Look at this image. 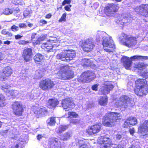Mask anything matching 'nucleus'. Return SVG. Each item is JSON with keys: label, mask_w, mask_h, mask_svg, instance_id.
<instances>
[{"label": "nucleus", "mask_w": 148, "mask_h": 148, "mask_svg": "<svg viewBox=\"0 0 148 148\" xmlns=\"http://www.w3.org/2000/svg\"><path fill=\"white\" fill-rule=\"evenodd\" d=\"M102 45L104 49L108 52H112L115 48L112 38L109 36H104L103 38Z\"/></svg>", "instance_id": "5"}, {"label": "nucleus", "mask_w": 148, "mask_h": 148, "mask_svg": "<svg viewBox=\"0 0 148 148\" xmlns=\"http://www.w3.org/2000/svg\"><path fill=\"white\" fill-rule=\"evenodd\" d=\"M22 36H21L20 35H15V37L16 39H18L21 38Z\"/></svg>", "instance_id": "60"}, {"label": "nucleus", "mask_w": 148, "mask_h": 148, "mask_svg": "<svg viewBox=\"0 0 148 148\" xmlns=\"http://www.w3.org/2000/svg\"><path fill=\"white\" fill-rule=\"evenodd\" d=\"M45 37L46 36L44 35L38 36L36 38V40L34 41L33 45H36L39 44L41 41H43L45 39Z\"/></svg>", "instance_id": "32"}, {"label": "nucleus", "mask_w": 148, "mask_h": 148, "mask_svg": "<svg viewBox=\"0 0 148 148\" xmlns=\"http://www.w3.org/2000/svg\"><path fill=\"white\" fill-rule=\"evenodd\" d=\"M66 16V14L65 13L63 14L61 18L59 20L60 22H62V21H65V18Z\"/></svg>", "instance_id": "47"}, {"label": "nucleus", "mask_w": 148, "mask_h": 148, "mask_svg": "<svg viewBox=\"0 0 148 148\" xmlns=\"http://www.w3.org/2000/svg\"><path fill=\"white\" fill-rule=\"evenodd\" d=\"M129 131L131 135H133L135 132L134 130V128H130V129Z\"/></svg>", "instance_id": "58"}, {"label": "nucleus", "mask_w": 148, "mask_h": 148, "mask_svg": "<svg viewBox=\"0 0 148 148\" xmlns=\"http://www.w3.org/2000/svg\"><path fill=\"white\" fill-rule=\"evenodd\" d=\"M103 93L104 94H108L110 91L111 90L114 88L113 86L110 83H106L105 84L104 86Z\"/></svg>", "instance_id": "27"}, {"label": "nucleus", "mask_w": 148, "mask_h": 148, "mask_svg": "<svg viewBox=\"0 0 148 148\" xmlns=\"http://www.w3.org/2000/svg\"><path fill=\"white\" fill-rule=\"evenodd\" d=\"M66 55V51H63L61 53L58 54L56 56V58L57 59L62 61H67Z\"/></svg>", "instance_id": "28"}, {"label": "nucleus", "mask_w": 148, "mask_h": 148, "mask_svg": "<svg viewBox=\"0 0 148 148\" xmlns=\"http://www.w3.org/2000/svg\"><path fill=\"white\" fill-rule=\"evenodd\" d=\"M79 122V120L76 119H74L71 120V123L73 124H76Z\"/></svg>", "instance_id": "52"}, {"label": "nucleus", "mask_w": 148, "mask_h": 148, "mask_svg": "<svg viewBox=\"0 0 148 148\" xmlns=\"http://www.w3.org/2000/svg\"><path fill=\"white\" fill-rule=\"evenodd\" d=\"M135 93L137 95L141 96L146 95L147 93V86L136 88L134 89Z\"/></svg>", "instance_id": "20"}, {"label": "nucleus", "mask_w": 148, "mask_h": 148, "mask_svg": "<svg viewBox=\"0 0 148 148\" xmlns=\"http://www.w3.org/2000/svg\"><path fill=\"white\" fill-rule=\"evenodd\" d=\"M62 107L65 111H68L75 106V104L70 98L66 99L62 101Z\"/></svg>", "instance_id": "15"}, {"label": "nucleus", "mask_w": 148, "mask_h": 148, "mask_svg": "<svg viewBox=\"0 0 148 148\" xmlns=\"http://www.w3.org/2000/svg\"><path fill=\"white\" fill-rule=\"evenodd\" d=\"M9 76V67L7 66L4 68L3 72L0 73V80L2 81L5 80Z\"/></svg>", "instance_id": "22"}, {"label": "nucleus", "mask_w": 148, "mask_h": 148, "mask_svg": "<svg viewBox=\"0 0 148 148\" xmlns=\"http://www.w3.org/2000/svg\"><path fill=\"white\" fill-rule=\"evenodd\" d=\"M4 13L6 15H8L9 14V9L8 8H5L4 11Z\"/></svg>", "instance_id": "54"}, {"label": "nucleus", "mask_w": 148, "mask_h": 148, "mask_svg": "<svg viewBox=\"0 0 148 148\" xmlns=\"http://www.w3.org/2000/svg\"><path fill=\"white\" fill-rule=\"evenodd\" d=\"M45 70H46L45 69H41L40 70L36 71V73H39V77H42V76L43 75L44 73H43L45 71Z\"/></svg>", "instance_id": "41"}, {"label": "nucleus", "mask_w": 148, "mask_h": 148, "mask_svg": "<svg viewBox=\"0 0 148 148\" xmlns=\"http://www.w3.org/2000/svg\"><path fill=\"white\" fill-rule=\"evenodd\" d=\"M137 12L140 13L143 16L148 17V4H143L136 7L134 9Z\"/></svg>", "instance_id": "11"}, {"label": "nucleus", "mask_w": 148, "mask_h": 148, "mask_svg": "<svg viewBox=\"0 0 148 148\" xmlns=\"http://www.w3.org/2000/svg\"><path fill=\"white\" fill-rule=\"evenodd\" d=\"M147 66V64L143 63H140L136 65V67L140 69L146 68Z\"/></svg>", "instance_id": "39"}, {"label": "nucleus", "mask_w": 148, "mask_h": 148, "mask_svg": "<svg viewBox=\"0 0 148 148\" xmlns=\"http://www.w3.org/2000/svg\"><path fill=\"white\" fill-rule=\"evenodd\" d=\"M18 27L15 25H13L11 27V29L13 31H16L18 30Z\"/></svg>", "instance_id": "53"}, {"label": "nucleus", "mask_w": 148, "mask_h": 148, "mask_svg": "<svg viewBox=\"0 0 148 148\" xmlns=\"http://www.w3.org/2000/svg\"><path fill=\"white\" fill-rule=\"evenodd\" d=\"M19 26L20 28H25V27L27 26L24 23H20L19 24Z\"/></svg>", "instance_id": "59"}, {"label": "nucleus", "mask_w": 148, "mask_h": 148, "mask_svg": "<svg viewBox=\"0 0 148 148\" xmlns=\"http://www.w3.org/2000/svg\"><path fill=\"white\" fill-rule=\"evenodd\" d=\"M59 103L57 99H49L47 103L48 107L51 109L53 108Z\"/></svg>", "instance_id": "25"}, {"label": "nucleus", "mask_w": 148, "mask_h": 148, "mask_svg": "<svg viewBox=\"0 0 148 148\" xmlns=\"http://www.w3.org/2000/svg\"><path fill=\"white\" fill-rule=\"evenodd\" d=\"M75 52L74 50L66 51L67 61L72 60L75 57Z\"/></svg>", "instance_id": "24"}, {"label": "nucleus", "mask_w": 148, "mask_h": 148, "mask_svg": "<svg viewBox=\"0 0 148 148\" xmlns=\"http://www.w3.org/2000/svg\"><path fill=\"white\" fill-rule=\"evenodd\" d=\"M49 140L50 148H61V143L58 139L53 138H51Z\"/></svg>", "instance_id": "16"}, {"label": "nucleus", "mask_w": 148, "mask_h": 148, "mask_svg": "<svg viewBox=\"0 0 148 148\" xmlns=\"http://www.w3.org/2000/svg\"><path fill=\"white\" fill-rule=\"evenodd\" d=\"M72 136V134L71 132H66L60 136L61 139L64 141L67 140L69 139Z\"/></svg>", "instance_id": "30"}, {"label": "nucleus", "mask_w": 148, "mask_h": 148, "mask_svg": "<svg viewBox=\"0 0 148 148\" xmlns=\"http://www.w3.org/2000/svg\"><path fill=\"white\" fill-rule=\"evenodd\" d=\"M54 85L53 81L51 79H46L40 82L39 86L42 90H49L53 88Z\"/></svg>", "instance_id": "10"}, {"label": "nucleus", "mask_w": 148, "mask_h": 148, "mask_svg": "<svg viewBox=\"0 0 148 148\" xmlns=\"http://www.w3.org/2000/svg\"><path fill=\"white\" fill-rule=\"evenodd\" d=\"M36 110H34L35 114L39 115L41 114L42 115H44L47 113V111L45 107H42V108H35Z\"/></svg>", "instance_id": "26"}, {"label": "nucleus", "mask_w": 148, "mask_h": 148, "mask_svg": "<svg viewBox=\"0 0 148 148\" xmlns=\"http://www.w3.org/2000/svg\"><path fill=\"white\" fill-rule=\"evenodd\" d=\"M37 34L35 33H33L32 34V35L31 36V38L32 41L33 42V44L34 41L35 40H36L35 39V37H36V35Z\"/></svg>", "instance_id": "50"}, {"label": "nucleus", "mask_w": 148, "mask_h": 148, "mask_svg": "<svg viewBox=\"0 0 148 148\" xmlns=\"http://www.w3.org/2000/svg\"><path fill=\"white\" fill-rule=\"evenodd\" d=\"M51 14L49 13V14H47L45 16V18H50L51 16Z\"/></svg>", "instance_id": "64"}, {"label": "nucleus", "mask_w": 148, "mask_h": 148, "mask_svg": "<svg viewBox=\"0 0 148 148\" xmlns=\"http://www.w3.org/2000/svg\"><path fill=\"white\" fill-rule=\"evenodd\" d=\"M117 5L113 3L109 4L106 8L105 13L107 15L110 16L112 14L116 12Z\"/></svg>", "instance_id": "19"}, {"label": "nucleus", "mask_w": 148, "mask_h": 148, "mask_svg": "<svg viewBox=\"0 0 148 148\" xmlns=\"http://www.w3.org/2000/svg\"><path fill=\"white\" fill-rule=\"evenodd\" d=\"M42 47L47 51H50L53 48L52 44H48L46 43L43 44L42 45Z\"/></svg>", "instance_id": "33"}, {"label": "nucleus", "mask_w": 148, "mask_h": 148, "mask_svg": "<svg viewBox=\"0 0 148 148\" xmlns=\"http://www.w3.org/2000/svg\"><path fill=\"white\" fill-rule=\"evenodd\" d=\"M101 124H96L89 127L86 130V133L89 135H92L97 134L101 130Z\"/></svg>", "instance_id": "12"}, {"label": "nucleus", "mask_w": 148, "mask_h": 148, "mask_svg": "<svg viewBox=\"0 0 148 148\" xmlns=\"http://www.w3.org/2000/svg\"><path fill=\"white\" fill-rule=\"evenodd\" d=\"M12 3L15 5H18V4L22 5V3L20 1V0H12Z\"/></svg>", "instance_id": "46"}, {"label": "nucleus", "mask_w": 148, "mask_h": 148, "mask_svg": "<svg viewBox=\"0 0 148 148\" xmlns=\"http://www.w3.org/2000/svg\"><path fill=\"white\" fill-rule=\"evenodd\" d=\"M138 121L137 119L133 116H130L127 118L125 121L124 125V127L125 128H127L128 127L133 126L137 123Z\"/></svg>", "instance_id": "17"}, {"label": "nucleus", "mask_w": 148, "mask_h": 148, "mask_svg": "<svg viewBox=\"0 0 148 148\" xmlns=\"http://www.w3.org/2000/svg\"><path fill=\"white\" fill-rule=\"evenodd\" d=\"M148 60V56L135 55L131 57L130 58L127 57H123L122 59L123 65L126 69H128L130 67L132 64L131 60Z\"/></svg>", "instance_id": "4"}, {"label": "nucleus", "mask_w": 148, "mask_h": 148, "mask_svg": "<svg viewBox=\"0 0 148 148\" xmlns=\"http://www.w3.org/2000/svg\"><path fill=\"white\" fill-rule=\"evenodd\" d=\"M121 114L119 113L110 112L106 113L102 119V124L106 127L114 126L115 122L121 119Z\"/></svg>", "instance_id": "1"}, {"label": "nucleus", "mask_w": 148, "mask_h": 148, "mask_svg": "<svg viewBox=\"0 0 148 148\" xmlns=\"http://www.w3.org/2000/svg\"><path fill=\"white\" fill-rule=\"evenodd\" d=\"M12 108L15 114L17 116H21L24 112L23 105L20 101H15L13 102Z\"/></svg>", "instance_id": "8"}, {"label": "nucleus", "mask_w": 148, "mask_h": 148, "mask_svg": "<svg viewBox=\"0 0 148 148\" xmlns=\"http://www.w3.org/2000/svg\"><path fill=\"white\" fill-rule=\"evenodd\" d=\"M119 106L121 109L126 108L127 107H131L133 104V101L127 95L121 96L119 99Z\"/></svg>", "instance_id": "6"}, {"label": "nucleus", "mask_w": 148, "mask_h": 148, "mask_svg": "<svg viewBox=\"0 0 148 148\" xmlns=\"http://www.w3.org/2000/svg\"><path fill=\"white\" fill-rule=\"evenodd\" d=\"M136 88L147 86L146 80L144 79H138L135 82Z\"/></svg>", "instance_id": "23"}, {"label": "nucleus", "mask_w": 148, "mask_h": 148, "mask_svg": "<svg viewBox=\"0 0 148 148\" xmlns=\"http://www.w3.org/2000/svg\"><path fill=\"white\" fill-rule=\"evenodd\" d=\"M34 59L36 63H38L43 61L44 59V57L41 54L37 53L34 57Z\"/></svg>", "instance_id": "29"}, {"label": "nucleus", "mask_w": 148, "mask_h": 148, "mask_svg": "<svg viewBox=\"0 0 148 148\" xmlns=\"http://www.w3.org/2000/svg\"><path fill=\"white\" fill-rule=\"evenodd\" d=\"M52 42H52L53 43L52 44L53 48L58 47L60 44V42L59 40H52Z\"/></svg>", "instance_id": "42"}, {"label": "nucleus", "mask_w": 148, "mask_h": 148, "mask_svg": "<svg viewBox=\"0 0 148 148\" xmlns=\"http://www.w3.org/2000/svg\"><path fill=\"white\" fill-rule=\"evenodd\" d=\"M138 132L143 136H148V120H146L140 124L138 128Z\"/></svg>", "instance_id": "14"}, {"label": "nucleus", "mask_w": 148, "mask_h": 148, "mask_svg": "<svg viewBox=\"0 0 148 148\" xmlns=\"http://www.w3.org/2000/svg\"><path fill=\"white\" fill-rule=\"evenodd\" d=\"M77 142V145L79 148H90L89 143L84 139L79 140Z\"/></svg>", "instance_id": "21"}, {"label": "nucleus", "mask_w": 148, "mask_h": 148, "mask_svg": "<svg viewBox=\"0 0 148 148\" xmlns=\"http://www.w3.org/2000/svg\"><path fill=\"white\" fill-rule=\"evenodd\" d=\"M106 33L104 32L100 31L98 32L96 35V38L97 40H100V39L101 38H103L104 36H107Z\"/></svg>", "instance_id": "37"}, {"label": "nucleus", "mask_w": 148, "mask_h": 148, "mask_svg": "<svg viewBox=\"0 0 148 148\" xmlns=\"http://www.w3.org/2000/svg\"><path fill=\"white\" fill-rule=\"evenodd\" d=\"M47 122L49 125L52 126L54 125L56 123L55 117H50L47 120Z\"/></svg>", "instance_id": "35"}, {"label": "nucleus", "mask_w": 148, "mask_h": 148, "mask_svg": "<svg viewBox=\"0 0 148 148\" xmlns=\"http://www.w3.org/2000/svg\"><path fill=\"white\" fill-rule=\"evenodd\" d=\"M143 75L145 78L148 77V70H146L144 73H143Z\"/></svg>", "instance_id": "49"}, {"label": "nucleus", "mask_w": 148, "mask_h": 148, "mask_svg": "<svg viewBox=\"0 0 148 148\" xmlns=\"http://www.w3.org/2000/svg\"><path fill=\"white\" fill-rule=\"evenodd\" d=\"M99 84H97L92 86V89L93 90L97 91L98 89L97 87Z\"/></svg>", "instance_id": "51"}, {"label": "nucleus", "mask_w": 148, "mask_h": 148, "mask_svg": "<svg viewBox=\"0 0 148 148\" xmlns=\"http://www.w3.org/2000/svg\"><path fill=\"white\" fill-rule=\"evenodd\" d=\"M24 142L22 141H17L16 144L11 147V148H22L23 146Z\"/></svg>", "instance_id": "34"}, {"label": "nucleus", "mask_w": 148, "mask_h": 148, "mask_svg": "<svg viewBox=\"0 0 148 148\" xmlns=\"http://www.w3.org/2000/svg\"><path fill=\"white\" fill-rule=\"evenodd\" d=\"M18 42L19 44L26 45L29 43V42L28 41H26L24 40H20Z\"/></svg>", "instance_id": "48"}, {"label": "nucleus", "mask_w": 148, "mask_h": 148, "mask_svg": "<svg viewBox=\"0 0 148 148\" xmlns=\"http://www.w3.org/2000/svg\"><path fill=\"white\" fill-rule=\"evenodd\" d=\"M132 18L131 17H125L122 19V21L123 23H129L131 21Z\"/></svg>", "instance_id": "44"}, {"label": "nucleus", "mask_w": 148, "mask_h": 148, "mask_svg": "<svg viewBox=\"0 0 148 148\" xmlns=\"http://www.w3.org/2000/svg\"><path fill=\"white\" fill-rule=\"evenodd\" d=\"M64 8L65 10L68 11H71V10L70 8V7L68 5H66L64 7Z\"/></svg>", "instance_id": "61"}, {"label": "nucleus", "mask_w": 148, "mask_h": 148, "mask_svg": "<svg viewBox=\"0 0 148 148\" xmlns=\"http://www.w3.org/2000/svg\"><path fill=\"white\" fill-rule=\"evenodd\" d=\"M8 131V130H3L1 132V133L3 135H7Z\"/></svg>", "instance_id": "55"}, {"label": "nucleus", "mask_w": 148, "mask_h": 148, "mask_svg": "<svg viewBox=\"0 0 148 148\" xmlns=\"http://www.w3.org/2000/svg\"><path fill=\"white\" fill-rule=\"evenodd\" d=\"M32 50L31 49L28 48L25 49L23 51V57L25 61H30L32 58Z\"/></svg>", "instance_id": "18"}, {"label": "nucleus", "mask_w": 148, "mask_h": 148, "mask_svg": "<svg viewBox=\"0 0 148 148\" xmlns=\"http://www.w3.org/2000/svg\"><path fill=\"white\" fill-rule=\"evenodd\" d=\"M18 93V92L16 90H12L10 91V95L12 96L13 98L16 97Z\"/></svg>", "instance_id": "43"}, {"label": "nucleus", "mask_w": 148, "mask_h": 148, "mask_svg": "<svg viewBox=\"0 0 148 148\" xmlns=\"http://www.w3.org/2000/svg\"><path fill=\"white\" fill-rule=\"evenodd\" d=\"M118 40L121 44L129 47L134 46L137 43L136 37L129 36L123 33L119 36Z\"/></svg>", "instance_id": "2"}, {"label": "nucleus", "mask_w": 148, "mask_h": 148, "mask_svg": "<svg viewBox=\"0 0 148 148\" xmlns=\"http://www.w3.org/2000/svg\"><path fill=\"white\" fill-rule=\"evenodd\" d=\"M82 62L84 63V65H88L90 64L91 61L90 59H84L82 60Z\"/></svg>", "instance_id": "45"}, {"label": "nucleus", "mask_w": 148, "mask_h": 148, "mask_svg": "<svg viewBox=\"0 0 148 148\" xmlns=\"http://www.w3.org/2000/svg\"><path fill=\"white\" fill-rule=\"evenodd\" d=\"M108 101L107 97L106 96L101 97L99 101V103L100 105L105 106L107 105Z\"/></svg>", "instance_id": "31"}, {"label": "nucleus", "mask_w": 148, "mask_h": 148, "mask_svg": "<svg viewBox=\"0 0 148 148\" xmlns=\"http://www.w3.org/2000/svg\"><path fill=\"white\" fill-rule=\"evenodd\" d=\"M40 23H42L43 24H47V22L44 20L42 19L40 21Z\"/></svg>", "instance_id": "62"}, {"label": "nucleus", "mask_w": 148, "mask_h": 148, "mask_svg": "<svg viewBox=\"0 0 148 148\" xmlns=\"http://www.w3.org/2000/svg\"><path fill=\"white\" fill-rule=\"evenodd\" d=\"M68 114V118H77L78 116V114L74 112H69Z\"/></svg>", "instance_id": "40"}, {"label": "nucleus", "mask_w": 148, "mask_h": 148, "mask_svg": "<svg viewBox=\"0 0 148 148\" xmlns=\"http://www.w3.org/2000/svg\"><path fill=\"white\" fill-rule=\"evenodd\" d=\"M97 141L98 143L100 144V148H110L112 145L111 139L104 136L99 137Z\"/></svg>", "instance_id": "9"}, {"label": "nucleus", "mask_w": 148, "mask_h": 148, "mask_svg": "<svg viewBox=\"0 0 148 148\" xmlns=\"http://www.w3.org/2000/svg\"><path fill=\"white\" fill-rule=\"evenodd\" d=\"M95 77L94 73L88 71L83 73L78 78V80L79 82L88 83L94 79Z\"/></svg>", "instance_id": "7"}, {"label": "nucleus", "mask_w": 148, "mask_h": 148, "mask_svg": "<svg viewBox=\"0 0 148 148\" xmlns=\"http://www.w3.org/2000/svg\"><path fill=\"white\" fill-rule=\"evenodd\" d=\"M121 137V135L120 134H118L116 135V138L118 140H120Z\"/></svg>", "instance_id": "63"}, {"label": "nucleus", "mask_w": 148, "mask_h": 148, "mask_svg": "<svg viewBox=\"0 0 148 148\" xmlns=\"http://www.w3.org/2000/svg\"><path fill=\"white\" fill-rule=\"evenodd\" d=\"M73 72L70 70L68 66H63L60 67L59 72L57 74V77L62 80L71 79L73 77Z\"/></svg>", "instance_id": "3"}, {"label": "nucleus", "mask_w": 148, "mask_h": 148, "mask_svg": "<svg viewBox=\"0 0 148 148\" xmlns=\"http://www.w3.org/2000/svg\"><path fill=\"white\" fill-rule=\"evenodd\" d=\"M29 14V12L28 11L26 10L24 12L23 15L25 17H26Z\"/></svg>", "instance_id": "56"}, {"label": "nucleus", "mask_w": 148, "mask_h": 148, "mask_svg": "<svg viewBox=\"0 0 148 148\" xmlns=\"http://www.w3.org/2000/svg\"><path fill=\"white\" fill-rule=\"evenodd\" d=\"M124 145L122 144H120L118 145L116 147H114L113 148H123Z\"/></svg>", "instance_id": "57"}, {"label": "nucleus", "mask_w": 148, "mask_h": 148, "mask_svg": "<svg viewBox=\"0 0 148 148\" xmlns=\"http://www.w3.org/2000/svg\"><path fill=\"white\" fill-rule=\"evenodd\" d=\"M67 126L60 125L59 126L57 132L58 134H61L68 128Z\"/></svg>", "instance_id": "38"}, {"label": "nucleus", "mask_w": 148, "mask_h": 148, "mask_svg": "<svg viewBox=\"0 0 148 148\" xmlns=\"http://www.w3.org/2000/svg\"><path fill=\"white\" fill-rule=\"evenodd\" d=\"M81 47L84 51L89 52L92 50L94 47V44L93 40L89 39L83 42Z\"/></svg>", "instance_id": "13"}, {"label": "nucleus", "mask_w": 148, "mask_h": 148, "mask_svg": "<svg viewBox=\"0 0 148 148\" xmlns=\"http://www.w3.org/2000/svg\"><path fill=\"white\" fill-rule=\"evenodd\" d=\"M5 104L4 96L2 94H0V107H3Z\"/></svg>", "instance_id": "36"}]
</instances>
